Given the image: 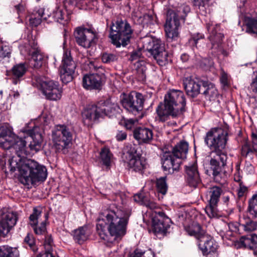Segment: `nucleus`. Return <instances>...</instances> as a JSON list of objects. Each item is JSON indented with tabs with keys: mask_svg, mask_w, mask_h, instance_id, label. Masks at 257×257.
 <instances>
[{
	"mask_svg": "<svg viewBox=\"0 0 257 257\" xmlns=\"http://www.w3.org/2000/svg\"><path fill=\"white\" fill-rule=\"evenodd\" d=\"M23 139L15 135L7 126L0 127V146L4 149L13 148L16 155L9 160V168L12 172L17 169L19 173V180L25 185H34L44 182L47 177L46 167L32 159L22 158L20 152L24 146Z\"/></svg>",
	"mask_w": 257,
	"mask_h": 257,
	"instance_id": "nucleus-1",
	"label": "nucleus"
},
{
	"mask_svg": "<svg viewBox=\"0 0 257 257\" xmlns=\"http://www.w3.org/2000/svg\"><path fill=\"white\" fill-rule=\"evenodd\" d=\"M131 210L125 207H115L101 212L97 219L96 229L101 239L112 242L118 237L124 236Z\"/></svg>",
	"mask_w": 257,
	"mask_h": 257,
	"instance_id": "nucleus-2",
	"label": "nucleus"
},
{
	"mask_svg": "<svg viewBox=\"0 0 257 257\" xmlns=\"http://www.w3.org/2000/svg\"><path fill=\"white\" fill-rule=\"evenodd\" d=\"M186 99L184 93L179 90H169L165 95L164 104L158 106L156 111L161 121H164L171 115L179 116L185 111Z\"/></svg>",
	"mask_w": 257,
	"mask_h": 257,
	"instance_id": "nucleus-3",
	"label": "nucleus"
},
{
	"mask_svg": "<svg viewBox=\"0 0 257 257\" xmlns=\"http://www.w3.org/2000/svg\"><path fill=\"white\" fill-rule=\"evenodd\" d=\"M132 33L133 30L129 24L120 20L114 23H112L109 38L112 43L116 47L120 46L124 47L130 43Z\"/></svg>",
	"mask_w": 257,
	"mask_h": 257,
	"instance_id": "nucleus-4",
	"label": "nucleus"
},
{
	"mask_svg": "<svg viewBox=\"0 0 257 257\" xmlns=\"http://www.w3.org/2000/svg\"><path fill=\"white\" fill-rule=\"evenodd\" d=\"M72 139V132L67 125H57L52 131V141L54 146L58 151L67 148Z\"/></svg>",
	"mask_w": 257,
	"mask_h": 257,
	"instance_id": "nucleus-5",
	"label": "nucleus"
},
{
	"mask_svg": "<svg viewBox=\"0 0 257 257\" xmlns=\"http://www.w3.org/2000/svg\"><path fill=\"white\" fill-rule=\"evenodd\" d=\"M29 137H25V139L30 141L28 147H26V140L23 139L24 146L20 152V156L22 158H26L24 156L33 155L39 152L41 148L42 142V136L40 132V128L38 126H34L32 130L27 131Z\"/></svg>",
	"mask_w": 257,
	"mask_h": 257,
	"instance_id": "nucleus-6",
	"label": "nucleus"
},
{
	"mask_svg": "<svg viewBox=\"0 0 257 257\" xmlns=\"http://www.w3.org/2000/svg\"><path fill=\"white\" fill-rule=\"evenodd\" d=\"M204 141L211 151H225L227 133L220 128H212L206 133Z\"/></svg>",
	"mask_w": 257,
	"mask_h": 257,
	"instance_id": "nucleus-7",
	"label": "nucleus"
},
{
	"mask_svg": "<svg viewBox=\"0 0 257 257\" xmlns=\"http://www.w3.org/2000/svg\"><path fill=\"white\" fill-rule=\"evenodd\" d=\"M144 47L153 56L160 65L165 64L168 61V53L165 50V45L158 39H147Z\"/></svg>",
	"mask_w": 257,
	"mask_h": 257,
	"instance_id": "nucleus-8",
	"label": "nucleus"
},
{
	"mask_svg": "<svg viewBox=\"0 0 257 257\" xmlns=\"http://www.w3.org/2000/svg\"><path fill=\"white\" fill-rule=\"evenodd\" d=\"M76 67V63L71 56L70 52L65 51L59 70L60 76L63 83L66 84L72 80Z\"/></svg>",
	"mask_w": 257,
	"mask_h": 257,
	"instance_id": "nucleus-9",
	"label": "nucleus"
},
{
	"mask_svg": "<svg viewBox=\"0 0 257 257\" xmlns=\"http://www.w3.org/2000/svg\"><path fill=\"white\" fill-rule=\"evenodd\" d=\"M209 157L210 168L213 170V175L217 180V177L225 172L223 169L227 159L226 153L225 151H211Z\"/></svg>",
	"mask_w": 257,
	"mask_h": 257,
	"instance_id": "nucleus-10",
	"label": "nucleus"
},
{
	"mask_svg": "<svg viewBox=\"0 0 257 257\" xmlns=\"http://www.w3.org/2000/svg\"><path fill=\"white\" fill-rule=\"evenodd\" d=\"M222 192L221 188L218 186H213L207 192L208 204L206 206L205 210L210 218L218 216L217 206Z\"/></svg>",
	"mask_w": 257,
	"mask_h": 257,
	"instance_id": "nucleus-11",
	"label": "nucleus"
},
{
	"mask_svg": "<svg viewBox=\"0 0 257 257\" xmlns=\"http://www.w3.org/2000/svg\"><path fill=\"white\" fill-rule=\"evenodd\" d=\"M123 158L128 167L134 171H141L146 167L145 160L141 158V155L137 153L134 146H131L128 148L126 152L123 154Z\"/></svg>",
	"mask_w": 257,
	"mask_h": 257,
	"instance_id": "nucleus-12",
	"label": "nucleus"
},
{
	"mask_svg": "<svg viewBox=\"0 0 257 257\" xmlns=\"http://www.w3.org/2000/svg\"><path fill=\"white\" fill-rule=\"evenodd\" d=\"M180 17L179 14H177L174 11H168L165 25V31L168 38L173 40L178 37Z\"/></svg>",
	"mask_w": 257,
	"mask_h": 257,
	"instance_id": "nucleus-13",
	"label": "nucleus"
},
{
	"mask_svg": "<svg viewBox=\"0 0 257 257\" xmlns=\"http://www.w3.org/2000/svg\"><path fill=\"white\" fill-rule=\"evenodd\" d=\"M152 219V231L156 235L164 234L170 228L171 220L162 211H155Z\"/></svg>",
	"mask_w": 257,
	"mask_h": 257,
	"instance_id": "nucleus-14",
	"label": "nucleus"
},
{
	"mask_svg": "<svg viewBox=\"0 0 257 257\" xmlns=\"http://www.w3.org/2000/svg\"><path fill=\"white\" fill-rule=\"evenodd\" d=\"M74 35L76 43L86 48L90 47L96 38L95 33L91 29L87 28H77Z\"/></svg>",
	"mask_w": 257,
	"mask_h": 257,
	"instance_id": "nucleus-15",
	"label": "nucleus"
},
{
	"mask_svg": "<svg viewBox=\"0 0 257 257\" xmlns=\"http://www.w3.org/2000/svg\"><path fill=\"white\" fill-rule=\"evenodd\" d=\"M40 86L43 94L50 100H57L61 97L62 89L59 83L53 80H43Z\"/></svg>",
	"mask_w": 257,
	"mask_h": 257,
	"instance_id": "nucleus-16",
	"label": "nucleus"
},
{
	"mask_svg": "<svg viewBox=\"0 0 257 257\" xmlns=\"http://www.w3.org/2000/svg\"><path fill=\"white\" fill-rule=\"evenodd\" d=\"M17 220L16 213L0 211V236L6 235L16 224Z\"/></svg>",
	"mask_w": 257,
	"mask_h": 257,
	"instance_id": "nucleus-17",
	"label": "nucleus"
},
{
	"mask_svg": "<svg viewBox=\"0 0 257 257\" xmlns=\"http://www.w3.org/2000/svg\"><path fill=\"white\" fill-rule=\"evenodd\" d=\"M42 211L40 208H34L33 212L29 217L30 224L33 228L35 233L38 235L44 234L46 231L45 221L47 216L45 215V219L42 221L40 224L38 223L41 220Z\"/></svg>",
	"mask_w": 257,
	"mask_h": 257,
	"instance_id": "nucleus-18",
	"label": "nucleus"
},
{
	"mask_svg": "<svg viewBox=\"0 0 257 257\" xmlns=\"http://www.w3.org/2000/svg\"><path fill=\"white\" fill-rule=\"evenodd\" d=\"M181 163V160L175 158L170 153H164L162 158V167L164 170L170 174L178 171Z\"/></svg>",
	"mask_w": 257,
	"mask_h": 257,
	"instance_id": "nucleus-19",
	"label": "nucleus"
},
{
	"mask_svg": "<svg viewBox=\"0 0 257 257\" xmlns=\"http://www.w3.org/2000/svg\"><path fill=\"white\" fill-rule=\"evenodd\" d=\"M98 104L90 105L86 107L82 113L84 123L90 125L99 118L102 117Z\"/></svg>",
	"mask_w": 257,
	"mask_h": 257,
	"instance_id": "nucleus-20",
	"label": "nucleus"
},
{
	"mask_svg": "<svg viewBox=\"0 0 257 257\" xmlns=\"http://www.w3.org/2000/svg\"><path fill=\"white\" fill-rule=\"evenodd\" d=\"M185 172L187 182L190 186L196 188L201 183V179L196 163L189 164L186 166Z\"/></svg>",
	"mask_w": 257,
	"mask_h": 257,
	"instance_id": "nucleus-21",
	"label": "nucleus"
},
{
	"mask_svg": "<svg viewBox=\"0 0 257 257\" xmlns=\"http://www.w3.org/2000/svg\"><path fill=\"white\" fill-rule=\"evenodd\" d=\"M198 246L204 255L215 252L217 249V244L215 240L206 234L199 240Z\"/></svg>",
	"mask_w": 257,
	"mask_h": 257,
	"instance_id": "nucleus-22",
	"label": "nucleus"
},
{
	"mask_svg": "<svg viewBox=\"0 0 257 257\" xmlns=\"http://www.w3.org/2000/svg\"><path fill=\"white\" fill-rule=\"evenodd\" d=\"M203 82L188 77L184 79L183 84L187 95L192 97L197 96L200 93Z\"/></svg>",
	"mask_w": 257,
	"mask_h": 257,
	"instance_id": "nucleus-23",
	"label": "nucleus"
},
{
	"mask_svg": "<svg viewBox=\"0 0 257 257\" xmlns=\"http://www.w3.org/2000/svg\"><path fill=\"white\" fill-rule=\"evenodd\" d=\"M82 82L83 87L87 89H100L102 86L101 78L97 74L84 75Z\"/></svg>",
	"mask_w": 257,
	"mask_h": 257,
	"instance_id": "nucleus-24",
	"label": "nucleus"
},
{
	"mask_svg": "<svg viewBox=\"0 0 257 257\" xmlns=\"http://www.w3.org/2000/svg\"><path fill=\"white\" fill-rule=\"evenodd\" d=\"M134 137L140 143L149 144L153 139V133L151 129L139 127L134 131Z\"/></svg>",
	"mask_w": 257,
	"mask_h": 257,
	"instance_id": "nucleus-25",
	"label": "nucleus"
},
{
	"mask_svg": "<svg viewBox=\"0 0 257 257\" xmlns=\"http://www.w3.org/2000/svg\"><path fill=\"white\" fill-rule=\"evenodd\" d=\"M102 117L104 116H112L118 111L119 107L117 104L107 100L103 102L98 103Z\"/></svg>",
	"mask_w": 257,
	"mask_h": 257,
	"instance_id": "nucleus-26",
	"label": "nucleus"
},
{
	"mask_svg": "<svg viewBox=\"0 0 257 257\" xmlns=\"http://www.w3.org/2000/svg\"><path fill=\"white\" fill-rule=\"evenodd\" d=\"M46 16L48 19L52 17L54 21L62 25L66 24L70 19L66 11L63 8L60 7L56 8L51 14H49L47 11Z\"/></svg>",
	"mask_w": 257,
	"mask_h": 257,
	"instance_id": "nucleus-27",
	"label": "nucleus"
},
{
	"mask_svg": "<svg viewBox=\"0 0 257 257\" xmlns=\"http://www.w3.org/2000/svg\"><path fill=\"white\" fill-rule=\"evenodd\" d=\"M218 28V26H215L213 24H207V29L210 34L209 39L211 42L212 46L216 48L219 46L223 37L222 34L217 32Z\"/></svg>",
	"mask_w": 257,
	"mask_h": 257,
	"instance_id": "nucleus-28",
	"label": "nucleus"
},
{
	"mask_svg": "<svg viewBox=\"0 0 257 257\" xmlns=\"http://www.w3.org/2000/svg\"><path fill=\"white\" fill-rule=\"evenodd\" d=\"M188 148V143L186 141H181L173 147L172 154L175 158L181 160L186 158Z\"/></svg>",
	"mask_w": 257,
	"mask_h": 257,
	"instance_id": "nucleus-29",
	"label": "nucleus"
},
{
	"mask_svg": "<svg viewBox=\"0 0 257 257\" xmlns=\"http://www.w3.org/2000/svg\"><path fill=\"white\" fill-rule=\"evenodd\" d=\"M129 94L131 99H129L128 101H132L133 104V113L136 114V113L142 109L144 98L141 93L136 91H132Z\"/></svg>",
	"mask_w": 257,
	"mask_h": 257,
	"instance_id": "nucleus-30",
	"label": "nucleus"
},
{
	"mask_svg": "<svg viewBox=\"0 0 257 257\" xmlns=\"http://www.w3.org/2000/svg\"><path fill=\"white\" fill-rule=\"evenodd\" d=\"M90 234V232L86 226L80 227L73 232V239L79 244H82L86 241Z\"/></svg>",
	"mask_w": 257,
	"mask_h": 257,
	"instance_id": "nucleus-31",
	"label": "nucleus"
},
{
	"mask_svg": "<svg viewBox=\"0 0 257 257\" xmlns=\"http://www.w3.org/2000/svg\"><path fill=\"white\" fill-rule=\"evenodd\" d=\"M28 67L25 63H20L14 66L12 69L13 83L16 85L25 75Z\"/></svg>",
	"mask_w": 257,
	"mask_h": 257,
	"instance_id": "nucleus-32",
	"label": "nucleus"
},
{
	"mask_svg": "<svg viewBox=\"0 0 257 257\" xmlns=\"http://www.w3.org/2000/svg\"><path fill=\"white\" fill-rule=\"evenodd\" d=\"M238 243L239 247L253 249L257 246V236L253 234L242 236L239 239Z\"/></svg>",
	"mask_w": 257,
	"mask_h": 257,
	"instance_id": "nucleus-33",
	"label": "nucleus"
},
{
	"mask_svg": "<svg viewBox=\"0 0 257 257\" xmlns=\"http://www.w3.org/2000/svg\"><path fill=\"white\" fill-rule=\"evenodd\" d=\"M185 230L189 235L194 236L198 240L205 235L204 230L197 222H194L191 225L185 227Z\"/></svg>",
	"mask_w": 257,
	"mask_h": 257,
	"instance_id": "nucleus-34",
	"label": "nucleus"
},
{
	"mask_svg": "<svg viewBox=\"0 0 257 257\" xmlns=\"http://www.w3.org/2000/svg\"><path fill=\"white\" fill-rule=\"evenodd\" d=\"M202 86L205 88L203 94L210 100H214L217 96L218 93L214 84L208 82L204 81Z\"/></svg>",
	"mask_w": 257,
	"mask_h": 257,
	"instance_id": "nucleus-35",
	"label": "nucleus"
},
{
	"mask_svg": "<svg viewBox=\"0 0 257 257\" xmlns=\"http://www.w3.org/2000/svg\"><path fill=\"white\" fill-rule=\"evenodd\" d=\"M47 20L46 11L40 9L36 14L32 15L29 19L30 24L32 27H37L40 25L42 20Z\"/></svg>",
	"mask_w": 257,
	"mask_h": 257,
	"instance_id": "nucleus-36",
	"label": "nucleus"
},
{
	"mask_svg": "<svg viewBox=\"0 0 257 257\" xmlns=\"http://www.w3.org/2000/svg\"><path fill=\"white\" fill-rule=\"evenodd\" d=\"M0 257H20L19 251L16 247L8 245L1 246Z\"/></svg>",
	"mask_w": 257,
	"mask_h": 257,
	"instance_id": "nucleus-37",
	"label": "nucleus"
},
{
	"mask_svg": "<svg viewBox=\"0 0 257 257\" xmlns=\"http://www.w3.org/2000/svg\"><path fill=\"white\" fill-rule=\"evenodd\" d=\"M31 65L36 68L41 67L44 63V57L43 55L38 51L32 53L30 60Z\"/></svg>",
	"mask_w": 257,
	"mask_h": 257,
	"instance_id": "nucleus-38",
	"label": "nucleus"
},
{
	"mask_svg": "<svg viewBox=\"0 0 257 257\" xmlns=\"http://www.w3.org/2000/svg\"><path fill=\"white\" fill-rule=\"evenodd\" d=\"M12 52L11 47L8 45H2L0 47V61L8 62Z\"/></svg>",
	"mask_w": 257,
	"mask_h": 257,
	"instance_id": "nucleus-39",
	"label": "nucleus"
},
{
	"mask_svg": "<svg viewBox=\"0 0 257 257\" xmlns=\"http://www.w3.org/2000/svg\"><path fill=\"white\" fill-rule=\"evenodd\" d=\"M248 209L250 214L257 218V193L254 194L249 200Z\"/></svg>",
	"mask_w": 257,
	"mask_h": 257,
	"instance_id": "nucleus-40",
	"label": "nucleus"
},
{
	"mask_svg": "<svg viewBox=\"0 0 257 257\" xmlns=\"http://www.w3.org/2000/svg\"><path fill=\"white\" fill-rule=\"evenodd\" d=\"M156 187L158 192L162 195L166 194L168 189L166 177H163L158 179L156 181Z\"/></svg>",
	"mask_w": 257,
	"mask_h": 257,
	"instance_id": "nucleus-41",
	"label": "nucleus"
},
{
	"mask_svg": "<svg viewBox=\"0 0 257 257\" xmlns=\"http://www.w3.org/2000/svg\"><path fill=\"white\" fill-rule=\"evenodd\" d=\"M100 158L103 164L106 167H108L111 162L112 156L108 148H103L100 153Z\"/></svg>",
	"mask_w": 257,
	"mask_h": 257,
	"instance_id": "nucleus-42",
	"label": "nucleus"
},
{
	"mask_svg": "<svg viewBox=\"0 0 257 257\" xmlns=\"http://www.w3.org/2000/svg\"><path fill=\"white\" fill-rule=\"evenodd\" d=\"M129 99H131L130 94L123 93L121 96L120 102L124 108H125L127 111L133 113V102H132V101H128Z\"/></svg>",
	"mask_w": 257,
	"mask_h": 257,
	"instance_id": "nucleus-43",
	"label": "nucleus"
},
{
	"mask_svg": "<svg viewBox=\"0 0 257 257\" xmlns=\"http://www.w3.org/2000/svg\"><path fill=\"white\" fill-rule=\"evenodd\" d=\"M136 70L138 74L144 77L147 70L146 62L143 60H138L134 63Z\"/></svg>",
	"mask_w": 257,
	"mask_h": 257,
	"instance_id": "nucleus-44",
	"label": "nucleus"
},
{
	"mask_svg": "<svg viewBox=\"0 0 257 257\" xmlns=\"http://www.w3.org/2000/svg\"><path fill=\"white\" fill-rule=\"evenodd\" d=\"M246 26L247 32L257 35V19H251L249 20L246 24Z\"/></svg>",
	"mask_w": 257,
	"mask_h": 257,
	"instance_id": "nucleus-45",
	"label": "nucleus"
},
{
	"mask_svg": "<svg viewBox=\"0 0 257 257\" xmlns=\"http://www.w3.org/2000/svg\"><path fill=\"white\" fill-rule=\"evenodd\" d=\"M101 59L104 63H110L118 59V55L115 54L105 53L102 54Z\"/></svg>",
	"mask_w": 257,
	"mask_h": 257,
	"instance_id": "nucleus-46",
	"label": "nucleus"
},
{
	"mask_svg": "<svg viewBox=\"0 0 257 257\" xmlns=\"http://www.w3.org/2000/svg\"><path fill=\"white\" fill-rule=\"evenodd\" d=\"M240 226L246 231L250 232L257 230V222L253 221H249Z\"/></svg>",
	"mask_w": 257,
	"mask_h": 257,
	"instance_id": "nucleus-47",
	"label": "nucleus"
},
{
	"mask_svg": "<svg viewBox=\"0 0 257 257\" xmlns=\"http://www.w3.org/2000/svg\"><path fill=\"white\" fill-rule=\"evenodd\" d=\"M154 18L150 15H145L143 17L140 16L139 18V23L144 26H148L153 23Z\"/></svg>",
	"mask_w": 257,
	"mask_h": 257,
	"instance_id": "nucleus-48",
	"label": "nucleus"
},
{
	"mask_svg": "<svg viewBox=\"0 0 257 257\" xmlns=\"http://www.w3.org/2000/svg\"><path fill=\"white\" fill-rule=\"evenodd\" d=\"M255 151L253 148L251 147L247 143H245L242 147L241 155L244 157H247L249 154H253Z\"/></svg>",
	"mask_w": 257,
	"mask_h": 257,
	"instance_id": "nucleus-49",
	"label": "nucleus"
},
{
	"mask_svg": "<svg viewBox=\"0 0 257 257\" xmlns=\"http://www.w3.org/2000/svg\"><path fill=\"white\" fill-rule=\"evenodd\" d=\"M24 242L28 244L30 247L34 251L35 250V240L32 234H27V236L25 238Z\"/></svg>",
	"mask_w": 257,
	"mask_h": 257,
	"instance_id": "nucleus-50",
	"label": "nucleus"
},
{
	"mask_svg": "<svg viewBox=\"0 0 257 257\" xmlns=\"http://www.w3.org/2000/svg\"><path fill=\"white\" fill-rule=\"evenodd\" d=\"M247 192V187L243 184V182H240V184H239V188L237 191V194L238 197H243L246 195Z\"/></svg>",
	"mask_w": 257,
	"mask_h": 257,
	"instance_id": "nucleus-51",
	"label": "nucleus"
},
{
	"mask_svg": "<svg viewBox=\"0 0 257 257\" xmlns=\"http://www.w3.org/2000/svg\"><path fill=\"white\" fill-rule=\"evenodd\" d=\"M190 8L188 6H182L180 8V10L177 11V12H175L177 14H179L181 17L179 18V19H183L184 17L186 16V14L189 12Z\"/></svg>",
	"mask_w": 257,
	"mask_h": 257,
	"instance_id": "nucleus-52",
	"label": "nucleus"
},
{
	"mask_svg": "<svg viewBox=\"0 0 257 257\" xmlns=\"http://www.w3.org/2000/svg\"><path fill=\"white\" fill-rule=\"evenodd\" d=\"M144 205L146 206L147 207L150 208L151 210H155L153 212V215L154 216L155 215V211H161L160 208H159V206L155 202L150 201H146Z\"/></svg>",
	"mask_w": 257,
	"mask_h": 257,
	"instance_id": "nucleus-53",
	"label": "nucleus"
},
{
	"mask_svg": "<svg viewBox=\"0 0 257 257\" xmlns=\"http://www.w3.org/2000/svg\"><path fill=\"white\" fill-rule=\"evenodd\" d=\"M52 243H53V240L51 237H46L45 243H44V245H45V247L46 251L45 253H46L47 252H52V253H54L55 255H56V254L55 252H53V251H50V249L52 247Z\"/></svg>",
	"mask_w": 257,
	"mask_h": 257,
	"instance_id": "nucleus-54",
	"label": "nucleus"
},
{
	"mask_svg": "<svg viewBox=\"0 0 257 257\" xmlns=\"http://www.w3.org/2000/svg\"><path fill=\"white\" fill-rule=\"evenodd\" d=\"M213 62L210 58H204L203 59L201 63V66L205 69H207L213 66Z\"/></svg>",
	"mask_w": 257,
	"mask_h": 257,
	"instance_id": "nucleus-55",
	"label": "nucleus"
},
{
	"mask_svg": "<svg viewBox=\"0 0 257 257\" xmlns=\"http://www.w3.org/2000/svg\"><path fill=\"white\" fill-rule=\"evenodd\" d=\"M138 122L137 119H128L125 121V126L128 130H131L135 126V124Z\"/></svg>",
	"mask_w": 257,
	"mask_h": 257,
	"instance_id": "nucleus-56",
	"label": "nucleus"
},
{
	"mask_svg": "<svg viewBox=\"0 0 257 257\" xmlns=\"http://www.w3.org/2000/svg\"><path fill=\"white\" fill-rule=\"evenodd\" d=\"M127 134L125 132L122 131H118L116 134V139L117 141H122L126 139Z\"/></svg>",
	"mask_w": 257,
	"mask_h": 257,
	"instance_id": "nucleus-57",
	"label": "nucleus"
},
{
	"mask_svg": "<svg viewBox=\"0 0 257 257\" xmlns=\"http://www.w3.org/2000/svg\"><path fill=\"white\" fill-rule=\"evenodd\" d=\"M102 0H92L89 3L88 6L89 8L98 10L99 7V4H102Z\"/></svg>",
	"mask_w": 257,
	"mask_h": 257,
	"instance_id": "nucleus-58",
	"label": "nucleus"
},
{
	"mask_svg": "<svg viewBox=\"0 0 257 257\" xmlns=\"http://www.w3.org/2000/svg\"><path fill=\"white\" fill-rule=\"evenodd\" d=\"M134 199L135 202L143 204H144L147 201L145 200L144 196L141 193L135 195L134 196Z\"/></svg>",
	"mask_w": 257,
	"mask_h": 257,
	"instance_id": "nucleus-59",
	"label": "nucleus"
},
{
	"mask_svg": "<svg viewBox=\"0 0 257 257\" xmlns=\"http://www.w3.org/2000/svg\"><path fill=\"white\" fill-rule=\"evenodd\" d=\"M221 83L224 85L226 86L228 84V76L227 74L224 72L222 71L220 77Z\"/></svg>",
	"mask_w": 257,
	"mask_h": 257,
	"instance_id": "nucleus-60",
	"label": "nucleus"
},
{
	"mask_svg": "<svg viewBox=\"0 0 257 257\" xmlns=\"http://www.w3.org/2000/svg\"><path fill=\"white\" fill-rule=\"evenodd\" d=\"M252 147L253 150L257 152V134L255 133L251 134Z\"/></svg>",
	"mask_w": 257,
	"mask_h": 257,
	"instance_id": "nucleus-61",
	"label": "nucleus"
},
{
	"mask_svg": "<svg viewBox=\"0 0 257 257\" xmlns=\"http://www.w3.org/2000/svg\"><path fill=\"white\" fill-rule=\"evenodd\" d=\"M84 0H65L66 4L72 6H76L79 4H83Z\"/></svg>",
	"mask_w": 257,
	"mask_h": 257,
	"instance_id": "nucleus-62",
	"label": "nucleus"
},
{
	"mask_svg": "<svg viewBox=\"0 0 257 257\" xmlns=\"http://www.w3.org/2000/svg\"><path fill=\"white\" fill-rule=\"evenodd\" d=\"M140 56H141V53L140 51L134 52L131 54V57L130 58V60L131 61H134L135 60H137L138 58H139L140 57Z\"/></svg>",
	"mask_w": 257,
	"mask_h": 257,
	"instance_id": "nucleus-63",
	"label": "nucleus"
},
{
	"mask_svg": "<svg viewBox=\"0 0 257 257\" xmlns=\"http://www.w3.org/2000/svg\"><path fill=\"white\" fill-rule=\"evenodd\" d=\"M251 87L252 90L257 94V76L253 80L251 84Z\"/></svg>",
	"mask_w": 257,
	"mask_h": 257,
	"instance_id": "nucleus-64",
	"label": "nucleus"
}]
</instances>
